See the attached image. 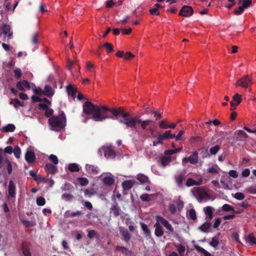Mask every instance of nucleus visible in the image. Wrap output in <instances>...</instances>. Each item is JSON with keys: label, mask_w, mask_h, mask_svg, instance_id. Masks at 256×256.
Instances as JSON below:
<instances>
[{"label": "nucleus", "mask_w": 256, "mask_h": 256, "mask_svg": "<svg viewBox=\"0 0 256 256\" xmlns=\"http://www.w3.org/2000/svg\"><path fill=\"white\" fill-rule=\"evenodd\" d=\"M83 112L87 115L92 114L96 122H102L106 119L118 120L120 124H124L127 128L136 130L139 124L142 130H146L154 121L152 120H142L136 117H130V114L122 108H110L102 106H96L86 101L82 106Z\"/></svg>", "instance_id": "1"}, {"label": "nucleus", "mask_w": 256, "mask_h": 256, "mask_svg": "<svg viewBox=\"0 0 256 256\" xmlns=\"http://www.w3.org/2000/svg\"><path fill=\"white\" fill-rule=\"evenodd\" d=\"M66 123V116L64 112H62L58 116H53L48 119V124L52 130L54 131L58 132L64 128Z\"/></svg>", "instance_id": "2"}, {"label": "nucleus", "mask_w": 256, "mask_h": 256, "mask_svg": "<svg viewBox=\"0 0 256 256\" xmlns=\"http://www.w3.org/2000/svg\"><path fill=\"white\" fill-rule=\"evenodd\" d=\"M252 78L248 75H246L236 82V86L245 88H248L252 84Z\"/></svg>", "instance_id": "3"}, {"label": "nucleus", "mask_w": 256, "mask_h": 256, "mask_svg": "<svg viewBox=\"0 0 256 256\" xmlns=\"http://www.w3.org/2000/svg\"><path fill=\"white\" fill-rule=\"evenodd\" d=\"M186 176L184 172H180L174 176V179L176 186L182 188L183 186V182L185 180Z\"/></svg>", "instance_id": "4"}, {"label": "nucleus", "mask_w": 256, "mask_h": 256, "mask_svg": "<svg viewBox=\"0 0 256 256\" xmlns=\"http://www.w3.org/2000/svg\"><path fill=\"white\" fill-rule=\"evenodd\" d=\"M234 140L237 141H246L248 135L242 130H238L234 132Z\"/></svg>", "instance_id": "5"}, {"label": "nucleus", "mask_w": 256, "mask_h": 256, "mask_svg": "<svg viewBox=\"0 0 256 256\" xmlns=\"http://www.w3.org/2000/svg\"><path fill=\"white\" fill-rule=\"evenodd\" d=\"M194 12L192 6H183L179 12V15L184 17L191 16Z\"/></svg>", "instance_id": "6"}, {"label": "nucleus", "mask_w": 256, "mask_h": 256, "mask_svg": "<svg viewBox=\"0 0 256 256\" xmlns=\"http://www.w3.org/2000/svg\"><path fill=\"white\" fill-rule=\"evenodd\" d=\"M110 214H112L114 217L118 216L122 210L118 202H115L110 209Z\"/></svg>", "instance_id": "7"}, {"label": "nucleus", "mask_w": 256, "mask_h": 256, "mask_svg": "<svg viewBox=\"0 0 256 256\" xmlns=\"http://www.w3.org/2000/svg\"><path fill=\"white\" fill-rule=\"evenodd\" d=\"M16 186L14 182L10 180L8 186V198H14L16 196Z\"/></svg>", "instance_id": "8"}, {"label": "nucleus", "mask_w": 256, "mask_h": 256, "mask_svg": "<svg viewBox=\"0 0 256 256\" xmlns=\"http://www.w3.org/2000/svg\"><path fill=\"white\" fill-rule=\"evenodd\" d=\"M104 156L106 158L113 159L116 157V152L114 150L109 146L105 147L103 148Z\"/></svg>", "instance_id": "9"}, {"label": "nucleus", "mask_w": 256, "mask_h": 256, "mask_svg": "<svg viewBox=\"0 0 256 256\" xmlns=\"http://www.w3.org/2000/svg\"><path fill=\"white\" fill-rule=\"evenodd\" d=\"M85 169L87 172L92 174H96L99 171V168L98 166L90 164H86Z\"/></svg>", "instance_id": "10"}, {"label": "nucleus", "mask_w": 256, "mask_h": 256, "mask_svg": "<svg viewBox=\"0 0 256 256\" xmlns=\"http://www.w3.org/2000/svg\"><path fill=\"white\" fill-rule=\"evenodd\" d=\"M25 159L28 163H33L36 159L35 154L32 151H27L25 154Z\"/></svg>", "instance_id": "11"}, {"label": "nucleus", "mask_w": 256, "mask_h": 256, "mask_svg": "<svg viewBox=\"0 0 256 256\" xmlns=\"http://www.w3.org/2000/svg\"><path fill=\"white\" fill-rule=\"evenodd\" d=\"M202 182V178L200 177V178L198 181L194 180L192 178H188L186 180V185L188 187L192 186H199L201 185Z\"/></svg>", "instance_id": "12"}, {"label": "nucleus", "mask_w": 256, "mask_h": 256, "mask_svg": "<svg viewBox=\"0 0 256 256\" xmlns=\"http://www.w3.org/2000/svg\"><path fill=\"white\" fill-rule=\"evenodd\" d=\"M17 88L20 90H24V88L28 90L30 88V83L26 80H23L22 82H18L16 84Z\"/></svg>", "instance_id": "13"}, {"label": "nucleus", "mask_w": 256, "mask_h": 256, "mask_svg": "<svg viewBox=\"0 0 256 256\" xmlns=\"http://www.w3.org/2000/svg\"><path fill=\"white\" fill-rule=\"evenodd\" d=\"M158 136L162 142L164 140H166L168 138H175V134H171L170 130H166L164 132V133L160 134Z\"/></svg>", "instance_id": "14"}, {"label": "nucleus", "mask_w": 256, "mask_h": 256, "mask_svg": "<svg viewBox=\"0 0 256 256\" xmlns=\"http://www.w3.org/2000/svg\"><path fill=\"white\" fill-rule=\"evenodd\" d=\"M120 233L123 237L124 240L128 242L131 238V234L129 233L127 229H124V228H120Z\"/></svg>", "instance_id": "15"}, {"label": "nucleus", "mask_w": 256, "mask_h": 256, "mask_svg": "<svg viewBox=\"0 0 256 256\" xmlns=\"http://www.w3.org/2000/svg\"><path fill=\"white\" fill-rule=\"evenodd\" d=\"M54 90L52 88L51 86L50 85H46L44 86V90L43 91V94L46 96L51 98L54 94Z\"/></svg>", "instance_id": "16"}, {"label": "nucleus", "mask_w": 256, "mask_h": 256, "mask_svg": "<svg viewBox=\"0 0 256 256\" xmlns=\"http://www.w3.org/2000/svg\"><path fill=\"white\" fill-rule=\"evenodd\" d=\"M2 32L4 34L8 35V39H11L12 38V32H10V27L9 25L4 24L2 27Z\"/></svg>", "instance_id": "17"}, {"label": "nucleus", "mask_w": 256, "mask_h": 256, "mask_svg": "<svg viewBox=\"0 0 256 256\" xmlns=\"http://www.w3.org/2000/svg\"><path fill=\"white\" fill-rule=\"evenodd\" d=\"M204 211L206 218L211 220L213 218L214 208L210 206H208L204 208Z\"/></svg>", "instance_id": "18"}, {"label": "nucleus", "mask_w": 256, "mask_h": 256, "mask_svg": "<svg viewBox=\"0 0 256 256\" xmlns=\"http://www.w3.org/2000/svg\"><path fill=\"white\" fill-rule=\"evenodd\" d=\"M155 228L154 234L158 237H161L163 236L164 232L163 229L160 225L156 222L154 224Z\"/></svg>", "instance_id": "19"}, {"label": "nucleus", "mask_w": 256, "mask_h": 256, "mask_svg": "<svg viewBox=\"0 0 256 256\" xmlns=\"http://www.w3.org/2000/svg\"><path fill=\"white\" fill-rule=\"evenodd\" d=\"M45 170L47 172H48L49 173H50L52 174L58 172V168L56 166L50 163L46 164Z\"/></svg>", "instance_id": "20"}, {"label": "nucleus", "mask_w": 256, "mask_h": 256, "mask_svg": "<svg viewBox=\"0 0 256 256\" xmlns=\"http://www.w3.org/2000/svg\"><path fill=\"white\" fill-rule=\"evenodd\" d=\"M134 182L131 180H126L122 183V187L124 190H128L134 186Z\"/></svg>", "instance_id": "21"}, {"label": "nucleus", "mask_w": 256, "mask_h": 256, "mask_svg": "<svg viewBox=\"0 0 256 256\" xmlns=\"http://www.w3.org/2000/svg\"><path fill=\"white\" fill-rule=\"evenodd\" d=\"M188 160L191 164H196L198 162V152L194 151L192 154L188 157Z\"/></svg>", "instance_id": "22"}, {"label": "nucleus", "mask_w": 256, "mask_h": 256, "mask_svg": "<svg viewBox=\"0 0 256 256\" xmlns=\"http://www.w3.org/2000/svg\"><path fill=\"white\" fill-rule=\"evenodd\" d=\"M16 130V126L14 124H10L0 129L2 132H13Z\"/></svg>", "instance_id": "23"}, {"label": "nucleus", "mask_w": 256, "mask_h": 256, "mask_svg": "<svg viewBox=\"0 0 256 256\" xmlns=\"http://www.w3.org/2000/svg\"><path fill=\"white\" fill-rule=\"evenodd\" d=\"M172 162V158L170 156H163L160 158V164L163 167L169 164Z\"/></svg>", "instance_id": "24"}, {"label": "nucleus", "mask_w": 256, "mask_h": 256, "mask_svg": "<svg viewBox=\"0 0 256 256\" xmlns=\"http://www.w3.org/2000/svg\"><path fill=\"white\" fill-rule=\"evenodd\" d=\"M220 170V168L216 164H214L211 167L208 168L206 170L207 172L211 174H218Z\"/></svg>", "instance_id": "25"}, {"label": "nucleus", "mask_w": 256, "mask_h": 256, "mask_svg": "<svg viewBox=\"0 0 256 256\" xmlns=\"http://www.w3.org/2000/svg\"><path fill=\"white\" fill-rule=\"evenodd\" d=\"M68 169L71 172H78L80 170V166L76 163H72L69 164Z\"/></svg>", "instance_id": "26"}, {"label": "nucleus", "mask_w": 256, "mask_h": 256, "mask_svg": "<svg viewBox=\"0 0 256 256\" xmlns=\"http://www.w3.org/2000/svg\"><path fill=\"white\" fill-rule=\"evenodd\" d=\"M156 222L160 225L162 224L164 226L168 222L160 216H156Z\"/></svg>", "instance_id": "27"}, {"label": "nucleus", "mask_w": 256, "mask_h": 256, "mask_svg": "<svg viewBox=\"0 0 256 256\" xmlns=\"http://www.w3.org/2000/svg\"><path fill=\"white\" fill-rule=\"evenodd\" d=\"M211 226V224L210 222H206L204 224H202L200 227H199V229L204 232H208V230Z\"/></svg>", "instance_id": "28"}, {"label": "nucleus", "mask_w": 256, "mask_h": 256, "mask_svg": "<svg viewBox=\"0 0 256 256\" xmlns=\"http://www.w3.org/2000/svg\"><path fill=\"white\" fill-rule=\"evenodd\" d=\"M102 182L107 186H111L114 183V180L112 176H107L103 178Z\"/></svg>", "instance_id": "29"}, {"label": "nucleus", "mask_w": 256, "mask_h": 256, "mask_svg": "<svg viewBox=\"0 0 256 256\" xmlns=\"http://www.w3.org/2000/svg\"><path fill=\"white\" fill-rule=\"evenodd\" d=\"M174 246L176 248L180 256H184L186 250L185 246L180 244H174Z\"/></svg>", "instance_id": "30"}, {"label": "nucleus", "mask_w": 256, "mask_h": 256, "mask_svg": "<svg viewBox=\"0 0 256 256\" xmlns=\"http://www.w3.org/2000/svg\"><path fill=\"white\" fill-rule=\"evenodd\" d=\"M194 248L197 251H198L200 252H201L204 256H212V254L209 252H208L206 250H204L202 247H201L199 246L196 245V246H194Z\"/></svg>", "instance_id": "31"}, {"label": "nucleus", "mask_w": 256, "mask_h": 256, "mask_svg": "<svg viewBox=\"0 0 256 256\" xmlns=\"http://www.w3.org/2000/svg\"><path fill=\"white\" fill-rule=\"evenodd\" d=\"M82 214V212L80 211H76V212H72L70 213V211L67 210L65 213V214L66 215V216L69 218H73L76 216H80Z\"/></svg>", "instance_id": "32"}, {"label": "nucleus", "mask_w": 256, "mask_h": 256, "mask_svg": "<svg viewBox=\"0 0 256 256\" xmlns=\"http://www.w3.org/2000/svg\"><path fill=\"white\" fill-rule=\"evenodd\" d=\"M66 90L69 94H71L73 97H75L76 90L72 86V85L68 84L66 86Z\"/></svg>", "instance_id": "33"}, {"label": "nucleus", "mask_w": 256, "mask_h": 256, "mask_svg": "<svg viewBox=\"0 0 256 256\" xmlns=\"http://www.w3.org/2000/svg\"><path fill=\"white\" fill-rule=\"evenodd\" d=\"M102 47L106 48L108 50V52H112L114 51L113 46L110 43L106 42L104 44L103 46H100L98 49L101 48Z\"/></svg>", "instance_id": "34"}, {"label": "nucleus", "mask_w": 256, "mask_h": 256, "mask_svg": "<svg viewBox=\"0 0 256 256\" xmlns=\"http://www.w3.org/2000/svg\"><path fill=\"white\" fill-rule=\"evenodd\" d=\"M232 100L233 102H234L235 105L238 106L242 101V96L238 94H236L233 96Z\"/></svg>", "instance_id": "35"}, {"label": "nucleus", "mask_w": 256, "mask_h": 256, "mask_svg": "<svg viewBox=\"0 0 256 256\" xmlns=\"http://www.w3.org/2000/svg\"><path fill=\"white\" fill-rule=\"evenodd\" d=\"M137 179L142 183L147 182L148 181V177L141 174L138 175Z\"/></svg>", "instance_id": "36"}, {"label": "nucleus", "mask_w": 256, "mask_h": 256, "mask_svg": "<svg viewBox=\"0 0 256 256\" xmlns=\"http://www.w3.org/2000/svg\"><path fill=\"white\" fill-rule=\"evenodd\" d=\"M242 2V7H243L244 9L247 8L249 7L252 4V0H240L238 4H240Z\"/></svg>", "instance_id": "37"}, {"label": "nucleus", "mask_w": 256, "mask_h": 256, "mask_svg": "<svg viewBox=\"0 0 256 256\" xmlns=\"http://www.w3.org/2000/svg\"><path fill=\"white\" fill-rule=\"evenodd\" d=\"M168 122L167 120H164L158 123V126L162 129H167L168 126Z\"/></svg>", "instance_id": "38"}, {"label": "nucleus", "mask_w": 256, "mask_h": 256, "mask_svg": "<svg viewBox=\"0 0 256 256\" xmlns=\"http://www.w3.org/2000/svg\"><path fill=\"white\" fill-rule=\"evenodd\" d=\"M220 148V146L218 145H216L213 147L210 148V152L212 155H215L219 151Z\"/></svg>", "instance_id": "39"}, {"label": "nucleus", "mask_w": 256, "mask_h": 256, "mask_svg": "<svg viewBox=\"0 0 256 256\" xmlns=\"http://www.w3.org/2000/svg\"><path fill=\"white\" fill-rule=\"evenodd\" d=\"M12 152L16 158H20L21 150L18 146H14Z\"/></svg>", "instance_id": "40"}, {"label": "nucleus", "mask_w": 256, "mask_h": 256, "mask_svg": "<svg viewBox=\"0 0 256 256\" xmlns=\"http://www.w3.org/2000/svg\"><path fill=\"white\" fill-rule=\"evenodd\" d=\"M77 180L79 182L80 184L82 186H86L88 184V180L86 178H78Z\"/></svg>", "instance_id": "41"}, {"label": "nucleus", "mask_w": 256, "mask_h": 256, "mask_svg": "<svg viewBox=\"0 0 256 256\" xmlns=\"http://www.w3.org/2000/svg\"><path fill=\"white\" fill-rule=\"evenodd\" d=\"M219 243L218 238L215 236L212 238V241L209 243V244L214 248H216L218 245Z\"/></svg>", "instance_id": "42"}, {"label": "nucleus", "mask_w": 256, "mask_h": 256, "mask_svg": "<svg viewBox=\"0 0 256 256\" xmlns=\"http://www.w3.org/2000/svg\"><path fill=\"white\" fill-rule=\"evenodd\" d=\"M222 210L223 211L226 212L234 211V208L228 204H224L222 206Z\"/></svg>", "instance_id": "43"}, {"label": "nucleus", "mask_w": 256, "mask_h": 256, "mask_svg": "<svg viewBox=\"0 0 256 256\" xmlns=\"http://www.w3.org/2000/svg\"><path fill=\"white\" fill-rule=\"evenodd\" d=\"M188 214H189V216L191 220H196V212L194 209H193V208L190 209L189 210Z\"/></svg>", "instance_id": "44"}, {"label": "nucleus", "mask_w": 256, "mask_h": 256, "mask_svg": "<svg viewBox=\"0 0 256 256\" xmlns=\"http://www.w3.org/2000/svg\"><path fill=\"white\" fill-rule=\"evenodd\" d=\"M74 198L73 195L67 193H64L62 195V198L70 202Z\"/></svg>", "instance_id": "45"}, {"label": "nucleus", "mask_w": 256, "mask_h": 256, "mask_svg": "<svg viewBox=\"0 0 256 256\" xmlns=\"http://www.w3.org/2000/svg\"><path fill=\"white\" fill-rule=\"evenodd\" d=\"M44 112V116L46 118H50L54 114V110L52 108H48Z\"/></svg>", "instance_id": "46"}, {"label": "nucleus", "mask_w": 256, "mask_h": 256, "mask_svg": "<svg viewBox=\"0 0 256 256\" xmlns=\"http://www.w3.org/2000/svg\"><path fill=\"white\" fill-rule=\"evenodd\" d=\"M36 204L38 206H44L46 204V200L42 196L38 197L36 198Z\"/></svg>", "instance_id": "47"}, {"label": "nucleus", "mask_w": 256, "mask_h": 256, "mask_svg": "<svg viewBox=\"0 0 256 256\" xmlns=\"http://www.w3.org/2000/svg\"><path fill=\"white\" fill-rule=\"evenodd\" d=\"M5 163L6 164V169L8 170V173L10 174H11L12 172V164L11 162L8 160H5Z\"/></svg>", "instance_id": "48"}, {"label": "nucleus", "mask_w": 256, "mask_h": 256, "mask_svg": "<svg viewBox=\"0 0 256 256\" xmlns=\"http://www.w3.org/2000/svg\"><path fill=\"white\" fill-rule=\"evenodd\" d=\"M248 241L252 244H256V238L252 234H250L248 237Z\"/></svg>", "instance_id": "49"}, {"label": "nucleus", "mask_w": 256, "mask_h": 256, "mask_svg": "<svg viewBox=\"0 0 256 256\" xmlns=\"http://www.w3.org/2000/svg\"><path fill=\"white\" fill-rule=\"evenodd\" d=\"M116 250H120L124 254H125L126 255H128L130 253V252L128 250V248L124 246H118L116 247Z\"/></svg>", "instance_id": "50"}, {"label": "nucleus", "mask_w": 256, "mask_h": 256, "mask_svg": "<svg viewBox=\"0 0 256 256\" xmlns=\"http://www.w3.org/2000/svg\"><path fill=\"white\" fill-rule=\"evenodd\" d=\"M49 159L54 164H57L58 162V157L54 154H50L49 156Z\"/></svg>", "instance_id": "51"}, {"label": "nucleus", "mask_w": 256, "mask_h": 256, "mask_svg": "<svg viewBox=\"0 0 256 256\" xmlns=\"http://www.w3.org/2000/svg\"><path fill=\"white\" fill-rule=\"evenodd\" d=\"M234 197L238 200H242L244 198V195L243 193L238 192L234 194Z\"/></svg>", "instance_id": "52"}, {"label": "nucleus", "mask_w": 256, "mask_h": 256, "mask_svg": "<svg viewBox=\"0 0 256 256\" xmlns=\"http://www.w3.org/2000/svg\"><path fill=\"white\" fill-rule=\"evenodd\" d=\"M221 222V219L220 218H218L214 220V223L213 224V228L217 229L220 226Z\"/></svg>", "instance_id": "53"}, {"label": "nucleus", "mask_w": 256, "mask_h": 256, "mask_svg": "<svg viewBox=\"0 0 256 256\" xmlns=\"http://www.w3.org/2000/svg\"><path fill=\"white\" fill-rule=\"evenodd\" d=\"M14 76L17 78H20L22 76V70L19 68H16L14 70Z\"/></svg>", "instance_id": "54"}, {"label": "nucleus", "mask_w": 256, "mask_h": 256, "mask_svg": "<svg viewBox=\"0 0 256 256\" xmlns=\"http://www.w3.org/2000/svg\"><path fill=\"white\" fill-rule=\"evenodd\" d=\"M150 113L154 114V116L156 120H158L162 118V114L156 110L151 111Z\"/></svg>", "instance_id": "55"}, {"label": "nucleus", "mask_w": 256, "mask_h": 256, "mask_svg": "<svg viewBox=\"0 0 256 256\" xmlns=\"http://www.w3.org/2000/svg\"><path fill=\"white\" fill-rule=\"evenodd\" d=\"M150 195L148 194H142L140 196V200L143 202H149L150 200Z\"/></svg>", "instance_id": "56"}, {"label": "nucleus", "mask_w": 256, "mask_h": 256, "mask_svg": "<svg viewBox=\"0 0 256 256\" xmlns=\"http://www.w3.org/2000/svg\"><path fill=\"white\" fill-rule=\"evenodd\" d=\"M149 12L152 15L159 16L160 14V12H158V9L155 8L150 9Z\"/></svg>", "instance_id": "57"}, {"label": "nucleus", "mask_w": 256, "mask_h": 256, "mask_svg": "<svg viewBox=\"0 0 256 256\" xmlns=\"http://www.w3.org/2000/svg\"><path fill=\"white\" fill-rule=\"evenodd\" d=\"M244 10V8L242 7V6H240L238 8V9L235 10L234 14L236 15L241 14L243 12Z\"/></svg>", "instance_id": "58"}, {"label": "nucleus", "mask_w": 256, "mask_h": 256, "mask_svg": "<svg viewBox=\"0 0 256 256\" xmlns=\"http://www.w3.org/2000/svg\"><path fill=\"white\" fill-rule=\"evenodd\" d=\"M169 210L172 214H174L176 212V206L172 204H169Z\"/></svg>", "instance_id": "59"}, {"label": "nucleus", "mask_w": 256, "mask_h": 256, "mask_svg": "<svg viewBox=\"0 0 256 256\" xmlns=\"http://www.w3.org/2000/svg\"><path fill=\"white\" fill-rule=\"evenodd\" d=\"M184 202L181 200H178L176 202V205L179 211H180L184 207Z\"/></svg>", "instance_id": "60"}, {"label": "nucleus", "mask_w": 256, "mask_h": 256, "mask_svg": "<svg viewBox=\"0 0 256 256\" xmlns=\"http://www.w3.org/2000/svg\"><path fill=\"white\" fill-rule=\"evenodd\" d=\"M250 174V170L248 168L244 170L242 172V175L243 177L246 178Z\"/></svg>", "instance_id": "61"}, {"label": "nucleus", "mask_w": 256, "mask_h": 256, "mask_svg": "<svg viewBox=\"0 0 256 256\" xmlns=\"http://www.w3.org/2000/svg\"><path fill=\"white\" fill-rule=\"evenodd\" d=\"M134 56V55L130 52H128L125 54H124V57L126 60H128L132 58Z\"/></svg>", "instance_id": "62"}, {"label": "nucleus", "mask_w": 256, "mask_h": 256, "mask_svg": "<svg viewBox=\"0 0 256 256\" xmlns=\"http://www.w3.org/2000/svg\"><path fill=\"white\" fill-rule=\"evenodd\" d=\"M48 108V106L46 104L40 103L38 105V108L40 110H46Z\"/></svg>", "instance_id": "63"}, {"label": "nucleus", "mask_w": 256, "mask_h": 256, "mask_svg": "<svg viewBox=\"0 0 256 256\" xmlns=\"http://www.w3.org/2000/svg\"><path fill=\"white\" fill-rule=\"evenodd\" d=\"M228 174L230 176L234 178H236L238 176L236 171L234 170H230L228 172Z\"/></svg>", "instance_id": "64"}]
</instances>
